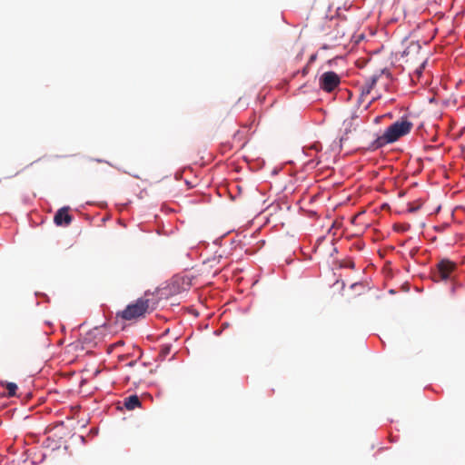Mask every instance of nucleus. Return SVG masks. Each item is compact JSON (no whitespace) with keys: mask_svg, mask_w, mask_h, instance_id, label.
Wrapping results in <instances>:
<instances>
[{"mask_svg":"<svg viewBox=\"0 0 465 465\" xmlns=\"http://www.w3.org/2000/svg\"><path fill=\"white\" fill-rule=\"evenodd\" d=\"M455 269V262L448 259H442L440 262H439L437 268L433 272V280L435 282L449 280L450 279V275Z\"/></svg>","mask_w":465,"mask_h":465,"instance_id":"3","label":"nucleus"},{"mask_svg":"<svg viewBox=\"0 0 465 465\" xmlns=\"http://www.w3.org/2000/svg\"><path fill=\"white\" fill-rule=\"evenodd\" d=\"M70 207L65 206L60 208L54 216V223L57 226H67L73 221V216L69 213Z\"/></svg>","mask_w":465,"mask_h":465,"instance_id":"5","label":"nucleus"},{"mask_svg":"<svg viewBox=\"0 0 465 465\" xmlns=\"http://www.w3.org/2000/svg\"><path fill=\"white\" fill-rule=\"evenodd\" d=\"M149 308V300L139 298L133 304H129L119 315L126 321L143 316Z\"/></svg>","mask_w":465,"mask_h":465,"instance_id":"2","label":"nucleus"},{"mask_svg":"<svg viewBox=\"0 0 465 465\" xmlns=\"http://www.w3.org/2000/svg\"><path fill=\"white\" fill-rule=\"evenodd\" d=\"M379 77L380 74H373L365 81L364 84L361 86V96L367 95L371 93L376 85Z\"/></svg>","mask_w":465,"mask_h":465,"instance_id":"6","label":"nucleus"},{"mask_svg":"<svg viewBox=\"0 0 465 465\" xmlns=\"http://www.w3.org/2000/svg\"><path fill=\"white\" fill-rule=\"evenodd\" d=\"M401 229H402L403 231H408V230H411V226H410V224H405V225H403V226L401 227Z\"/></svg>","mask_w":465,"mask_h":465,"instance_id":"13","label":"nucleus"},{"mask_svg":"<svg viewBox=\"0 0 465 465\" xmlns=\"http://www.w3.org/2000/svg\"><path fill=\"white\" fill-rule=\"evenodd\" d=\"M171 349H172V345L171 344H164V345H162L161 347V351H160V356L164 359L167 355L170 354L171 352Z\"/></svg>","mask_w":465,"mask_h":465,"instance_id":"9","label":"nucleus"},{"mask_svg":"<svg viewBox=\"0 0 465 465\" xmlns=\"http://www.w3.org/2000/svg\"><path fill=\"white\" fill-rule=\"evenodd\" d=\"M5 387L9 397H13L15 395L17 390V385L15 383L7 382Z\"/></svg>","mask_w":465,"mask_h":465,"instance_id":"8","label":"nucleus"},{"mask_svg":"<svg viewBox=\"0 0 465 465\" xmlns=\"http://www.w3.org/2000/svg\"><path fill=\"white\" fill-rule=\"evenodd\" d=\"M324 238H325L324 236H322V237H320V238L317 240L316 246H315V248H316V249L320 247V244L322 242V241L324 240Z\"/></svg>","mask_w":465,"mask_h":465,"instance_id":"12","label":"nucleus"},{"mask_svg":"<svg viewBox=\"0 0 465 465\" xmlns=\"http://www.w3.org/2000/svg\"><path fill=\"white\" fill-rule=\"evenodd\" d=\"M141 405L140 399L137 395H131L124 400V406L129 410H134Z\"/></svg>","mask_w":465,"mask_h":465,"instance_id":"7","label":"nucleus"},{"mask_svg":"<svg viewBox=\"0 0 465 465\" xmlns=\"http://www.w3.org/2000/svg\"><path fill=\"white\" fill-rule=\"evenodd\" d=\"M423 67L424 65L422 64L419 69L415 71L414 74L412 75V80L414 79L415 76L417 77L418 80L420 79Z\"/></svg>","mask_w":465,"mask_h":465,"instance_id":"11","label":"nucleus"},{"mask_svg":"<svg viewBox=\"0 0 465 465\" xmlns=\"http://www.w3.org/2000/svg\"><path fill=\"white\" fill-rule=\"evenodd\" d=\"M340 84V76L332 71L323 73L319 78L320 87L327 93L332 92L339 86Z\"/></svg>","mask_w":465,"mask_h":465,"instance_id":"4","label":"nucleus"},{"mask_svg":"<svg viewBox=\"0 0 465 465\" xmlns=\"http://www.w3.org/2000/svg\"><path fill=\"white\" fill-rule=\"evenodd\" d=\"M413 124L406 117L396 121L390 125L381 136H379L371 143L372 149L381 148L388 143H392L399 140L401 137L408 134L412 129Z\"/></svg>","mask_w":465,"mask_h":465,"instance_id":"1","label":"nucleus"},{"mask_svg":"<svg viewBox=\"0 0 465 465\" xmlns=\"http://www.w3.org/2000/svg\"><path fill=\"white\" fill-rule=\"evenodd\" d=\"M422 205V203L420 201H418L417 203H409L408 212L409 213H414L418 211Z\"/></svg>","mask_w":465,"mask_h":465,"instance_id":"10","label":"nucleus"}]
</instances>
